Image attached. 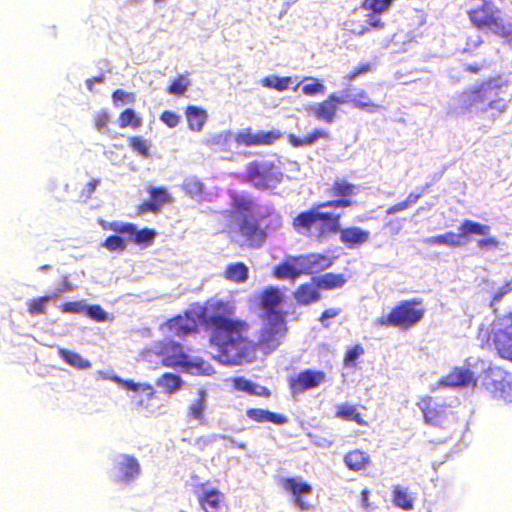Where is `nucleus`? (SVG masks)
<instances>
[{"label":"nucleus","mask_w":512,"mask_h":512,"mask_svg":"<svg viewBox=\"0 0 512 512\" xmlns=\"http://www.w3.org/2000/svg\"><path fill=\"white\" fill-rule=\"evenodd\" d=\"M223 277L232 283H244L249 278V268L243 262L230 263L226 266Z\"/></svg>","instance_id":"obj_29"},{"label":"nucleus","mask_w":512,"mask_h":512,"mask_svg":"<svg viewBox=\"0 0 512 512\" xmlns=\"http://www.w3.org/2000/svg\"><path fill=\"white\" fill-rule=\"evenodd\" d=\"M415 301H402L388 314L377 319L381 326H393L407 329L416 323Z\"/></svg>","instance_id":"obj_8"},{"label":"nucleus","mask_w":512,"mask_h":512,"mask_svg":"<svg viewBox=\"0 0 512 512\" xmlns=\"http://www.w3.org/2000/svg\"><path fill=\"white\" fill-rule=\"evenodd\" d=\"M211 313L206 309L199 313L185 312L166 321L168 330L179 337L198 331L201 321L209 332V343L218 352L219 359L230 365L248 363L254 354V344L248 336L249 324L242 319L229 317L232 308L223 301L210 304Z\"/></svg>","instance_id":"obj_1"},{"label":"nucleus","mask_w":512,"mask_h":512,"mask_svg":"<svg viewBox=\"0 0 512 512\" xmlns=\"http://www.w3.org/2000/svg\"><path fill=\"white\" fill-rule=\"evenodd\" d=\"M135 100L136 95L133 92L117 89L112 93V101L115 106L132 104Z\"/></svg>","instance_id":"obj_48"},{"label":"nucleus","mask_w":512,"mask_h":512,"mask_svg":"<svg viewBox=\"0 0 512 512\" xmlns=\"http://www.w3.org/2000/svg\"><path fill=\"white\" fill-rule=\"evenodd\" d=\"M161 120L170 128H173L178 125L180 117L169 110L162 112Z\"/></svg>","instance_id":"obj_61"},{"label":"nucleus","mask_w":512,"mask_h":512,"mask_svg":"<svg viewBox=\"0 0 512 512\" xmlns=\"http://www.w3.org/2000/svg\"><path fill=\"white\" fill-rule=\"evenodd\" d=\"M344 462L350 470L359 471L367 467L370 463V457L364 451L354 449L345 455Z\"/></svg>","instance_id":"obj_30"},{"label":"nucleus","mask_w":512,"mask_h":512,"mask_svg":"<svg viewBox=\"0 0 512 512\" xmlns=\"http://www.w3.org/2000/svg\"><path fill=\"white\" fill-rule=\"evenodd\" d=\"M99 179L90 180L82 189L80 197L84 199V201L90 199L95 192L97 186L99 185Z\"/></svg>","instance_id":"obj_60"},{"label":"nucleus","mask_w":512,"mask_h":512,"mask_svg":"<svg viewBox=\"0 0 512 512\" xmlns=\"http://www.w3.org/2000/svg\"><path fill=\"white\" fill-rule=\"evenodd\" d=\"M335 416L346 421H354L361 426L368 425V422L363 419L357 409L348 404H341L337 406Z\"/></svg>","instance_id":"obj_36"},{"label":"nucleus","mask_w":512,"mask_h":512,"mask_svg":"<svg viewBox=\"0 0 512 512\" xmlns=\"http://www.w3.org/2000/svg\"><path fill=\"white\" fill-rule=\"evenodd\" d=\"M393 503L404 510H411L413 508V500L408 492L401 486L397 485L393 488Z\"/></svg>","instance_id":"obj_41"},{"label":"nucleus","mask_w":512,"mask_h":512,"mask_svg":"<svg viewBox=\"0 0 512 512\" xmlns=\"http://www.w3.org/2000/svg\"><path fill=\"white\" fill-rule=\"evenodd\" d=\"M85 311L95 321L104 322L107 319V313L100 305L85 306Z\"/></svg>","instance_id":"obj_54"},{"label":"nucleus","mask_w":512,"mask_h":512,"mask_svg":"<svg viewBox=\"0 0 512 512\" xmlns=\"http://www.w3.org/2000/svg\"><path fill=\"white\" fill-rule=\"evenodd\" d=\"M291 81V77L270 76L262 79V84L277 91H284L289 87Z\"/></svg>","instance_id":"obj_46"},{"label":"nucleus","mask_w":512,"mask_h":512,"mask_svg":"<svg viewBox=\"0 0 512 512\" xmlns=\"http://www.w3.org/2000/svg\"><path fill=\"white\" fill-rule=\"evenodd\" d=\"M58 352L60 357L72 367L77 369H88L91 367V363L76 352L64 348L59 349Z\"/></svg>","instance_id":"obj_38"},{"label":"nucleus","mask_w":512,"mask_h":512,"mask_svg":"<svg viewBox=\"0 0 512 512\" xmlns=\"http://www.w3.org/2000/svg\"><path fill=\"white\" fill-rule=\"evenodd\" d=\"M150 200L142 202L138 206V213H156L167 202L170 201L169 194L165 188L152 187L148 190Z\"/></svg>","instance_id":"obj_23"},{"label":"nucleus","mask_w":512,"mask_h":512,"mask_svg":"<svg viewBox=\"0 0 512 512\" xmlns=\"http://www.w3.org/2000/svg\"><path fill=\"white\" fill-rule=\"evenodd\" d=\"M115 380L117 383H119L121 385V387H123L126 390H131V391H135V392H138V391L144 392L146 394V397L148 400H153L156 398V391L151 384L136 383L133 380L121 379L118 377H116Z\"/></svg>","instance_id":"obj_35"},{"label":"nucleus","mask_w":512,"mask_h":512,"mask_svg":"<svg viewBox=\"0 0 512 512\" xmlns=\"http://www.w3.org/2000/svg\"><path fill=\"white\" fill-rule=\"evenodd\" d=\"M231 207L233 213L250 215L254 208V202L251 198L240 195L236 192L230 193Z\"/></svg>","instance_id":"obj_34"},{"label":"nucleus","mask_w":512,"mask_h":512,"mask_svg":"<svg viewBox=\"0 0 512 512\" xmlns=\"http://www.w3.org/2000/svg\"><path fill=\"white\" fill-rule=\"evenodd\" d=\"M350 100V91L344 90L340 95L330 94L325 100L311 106L309 113L316 119L326 123H332L337 113V107L341 104H347Z\"/></svg>","instance_id":"obj_9"},{"label":"nucleus","mask_w":512,"mask_h":512,"mask_svg":"<svg viewBox=\"0 0 512 512\" xmlns=\"http://www.w3.org/2000/svg\"><path fill=\"white\" fill-rule=\"evenodd\" d=\"M315 285L321 289L332 290L342 287L347 279L343 274L326 273L319 277H314Z\"/></svg>","instance_id":"obj_31"},{"label":"nucleus","mask_w":512,"mask_h":512,"mask_svg":"<svg viewBox=\"0 0 512 512\" xmlns=\"http://www.w3.org/2000/svg\"><path fill=\"white\" fill-rule=\"evenodd\" d=\"M285 330L283 316H276V319H268V322L260 330L258 342L255 343L252 341L254 344V354L252 358H254L256 346L267 350H274L279 345L278 336L284 334ZM252 360L253 359L250 361Z\"/></svg>","instance_id":"obj_11"},{"label":"nucleus","mask_w":512,"mask_h":512,"mask_svg":"<svg viewBox=\"0 0 512 512\" xmlns=\"http://www.w3.org/2000/svg\"><path fill=\"white\" fill-rule=\"evenodd\" d=\"M459 230L462 238L472 234L486 236L490 232V227L472 220H465L460 225Z\"/></svg>","instance_id":"obj_39"},{"label":"nucleus","mask_w":512,"mask_h":512,"mask_svg":"<svg viewBox=\"0 0 512 512\" xmlns=\"http://www.w3.org/2000/svg\"><path fill=\"white\" fill-rule=\"evenodd\" d=\"M304 266L308 269V274L319 273L328 269L333 264V259L322 254L302 255Z\"/></svg>","instance_id":"obj_28"},{"label":"nucleus","mask_w":512,"mask_h":512,"mask_svg":"<svg viewBox=\"0 0 512 512\" xmlns=\"http://www.w3.org/2000/svg\"><path fill=\"white\" fill-rule=\"evenodd\" d=\"M475 383L476 380L474 378V374L470 369L456 367L447 376L438 381L437 387H468L470 385H475Z\"/></svg>","instance_id":"obj_19"},{"label":"nucleus","mask_w":512,"mask_h":512,"mask_svg":"<svg viewBox=\"0 0 512 512\" xmlns=\"http://www.w3.org/2000/svg\"><path fill=\"white\" fill-rule=\"evenodd\" d=\"M483 385L496 399L512 402V374L499 367H490L485 371Z\"/></svg>","instance_id":"obj_7"},{"label":"nucleus","mask_w":512,"mask_h":512,"mask_svg":"<svg viewBox=\"0 0 512 512\" xmlns=\"http://www.w3.org/2000/svg\"><path fill=\"white\" fill-rule=\"evenodd\" d=\"M483 40L480 35L469 37L466 43L465 51H473L482 44Z\"/></svg>","instance_id":"obj_63"},{"label":"nucleus","mask_w":512,"mask_h":512,"mask_svg":"<svg viewBox=\"0 0 512 512\" xmlns=\"http://www.w3.org/2000/svg\"><path fill=\"white\" fill-rule=\"evenodd\" d=\"M302 255L288 257L274 267L273 274L277 279H296L300 275H307L308 269L304 266Z\"/></svg>","instance_id":"obj_18"},{"label":"nucleus","mask_w":512,"mask_h":512,"mask_svg":"<svg viewBox=\"0 0 512 512\" xmlns=\"http://www.w3.org/2000/svg\"><path fill=\"white\" fill-rule=\"evenodd\" d=\"M102 227L105 230H110L118 234L127 235L129 238L131 234L135 232V225L127 222L113 221L109 223H103Z\"/></svg>","instance_id":"obj_44"},{"label":"nucleus","mask_w":512,"mask_h":512,"mask_svg":"<svg viewBox=\"0 0 512 512\" xmlns=\"http://www.w3.org/2000/svg\"><path fill=\"white\" fill-rule=\"evenodd\" d=\"M370 69H371V64L370 63H368V62L361 63L357 67H355L353 70H351L349 73H347V75L345 76V79L347 81H353L354 79H356L360 75L369 72Z\"/></svg>","instance_id":"obj_59"},{"label":"nucleus","mask_w":512,"mask_h":512,"mask_svg":"<svg viewBox=\"0 0 512 512\" xmlns=\"http://www.w3.org/2000/svg\"><path fill=\"white\" fill-rule=\"evenodd\" d=\"M63 313H81L85 311V305L78 301L63 303L59 306Z\"/></svg>","instance_id":"obj_58"},{"label":"nucleus","mask_w":512,"mask_h":512,"mask_svg":"<svg viewBox=\"0 0 512 512\" xmlns=\"http://www.w3.org/2000/svg\"><path fill=\"white\" fill-rule=\"evenodd\" d=\"M110 116L106 111H99L95 114L94 123L96 127L101 128L108 125Z\"/></svg>","instance_id":"obj_62"},{"label":"nucleus","mask_w":512,"mask_h":512,"mask_svg":"<svg viewBox=\"0 0 512 512\" xmlns=\"http://www.w3.org/2000/svg\"><path fill=\"white\" fill-rule=\"evenodd\" d=\"M318 289L313 280L311 283L301 284L294 291V298L298 304L309 305L321 298Z\"/></svg>","instance_id":"obj_27"},{"label":"nucleus","mask_w":512,"mask_h":512,"mask_svg":"<svg viewBox=\"0 0 512 512\" xmlns=\"http://www.w3.org/2000/svg\"><path fill=\"white\" fill-rule=\"evenodd\" d=\"M246 182L259 190L273 189L282 179L281 172L271 162L252 161L244 175Z\"/></svg>","instance_id":"obj_5"},{"label":"nucleus","mask_w":512,"mask_h":512,"mask_svg":"<svg viewBox=\"0 0 512 512\" xmlns=\"http://www.w3.org/2000/svg\"><path fill=\"white\" fill-rule=\"evenodd\" d=\"M358 191V186L350 183L345 178L336 179L329 187L328 194L334 197L331 200L324 201L312 206L306 211H316L320 213H328L323 209L326 207L331 208H347L354 204L353 197Z\"/></svg>","instance_id":"obj_4"},{"label":"nucleus","mask_w":512,"mask_h":512,"mask_svg":"<svg viewBox=\"0 0 512 512\" xmlns=\"http://www.w3.org/2000/svg\"><path fill=\"white\" fill-rule=\"evenodd\" d=\"M189 128H202L207 119V113L204 109L190 105L185 111Z\"/></svg>","instance_id":"obj_37"},{"label":"nucleus","mask_w":512,"mask_h":512,"mask_svg":"<svg viewBox=\"0 0 512 512\" xmlns=\"http://www.w3.org/2000/svg\"><path fill=\"white\" fill-rule=\"evenodd\" d=\"M348 103H351L356 108L366 110L368 112H378L384 109L383 105L374 103L364 90H360L356 96H352L350 94V100Z\"/></svg>","instance_id":"obj_33"},{"label":"nucleus","mask_w":512,"mask_h":512,"mask_svg":"<svg viewBox=\"0 0 512 512\" xmlns=\"http://www.w3.org/2000/svg\"><path fill=\"white\" fill-rule=\"evenodd\" d=\"M423 412L424 421L434 427H440L446 422L447 410L438 405L432 398L423 399L418 403Z\"/></svg>","instance_id":"obj_20"},{"label":"nucleus","mask_w":512,"mask_h":512,"mask_svg":"<svg viewBox=\"0 0 512 512\" xmlns=\"http://www.w3.org/2000/svg\"><path fill=\"white\" fill-rule=\"evenodd\" d=\"M281 136L278 130H270L251 134L250 132L238 133L235 140L239 145L244 146H261L270 145Z\"/></svg>","instance_id":"obj_22"},{"label":"nucleus","mask_w":512,"mask_h":512,"mask_svg":"<svg viewBox=\"0 0 512 512\" xmlns=\"http://www.w3.org/2000/svg\"><path fill=\"white\" fill-rule=\"evenodd\" d=\"M206 408L207 394L204 390H199L197 397L187 407L188 419L197 421L200 424L204 423Z\"/></svg>","instance_id":"obj_26"},{"label":"nucleus","mask_w":512,"mask_h":512,"mask_svg":"<svg viewBox=\"0 0 512 512\" xmlns=\"http://www.w3.org/2000/svg\"><path fill=\"white\" fill-rule=\"evenodd\" d=\"M103 246L110 252H123L126 249V243L123 238L117 235L107 237Z\"/></svg>","instance_id":"obj_51"},{"label":"nucleus","mask_w":512,"mask_h":512,"mask_svg":"<svg viewBox=\"0 0 512 512\" xmlns=\"http://www.w3.org/2000/svg\"><path fill=\"white\" fill-rule=\"evenodd\" d=\"M281 486L292 495L294 504L300 510L305 511L312 507L306 500V497L312 493V487L309 483L294 477H287L282 479Z\"/></svg>","instance_id":"obj_13"},{"label":"nucleus","mask_w":512,"mask_h":512,"mask_svg":"<svg viewBox=\"0 0 512 512\" xmlns=\"http://www.w3.org/2000/svg\"><path fill=\"white\" fill-rule=\"evenodd\" d=\"M508 82L502 77L491 78L478 86L463 92L458 97V104L464 110L475 113H489L496 117L504 113L508 100L504 97Z\"/></svg>","instance_id":"obj_3"},{"label":"nucleus","mask_w":512,"mask_h":512,"mask_svg":"<svg viewBox=\"0 0 512 512\" xmlns=\"http://www.w3.org/2000/svg\"><path fill=\"white\" fill-rule=\"evenodd\" d=\"M155 231L149 228H144L141 230H137L135 228V232L131 234L130 239L133 240L134 243L139 245H148L150 244L154 238H155Z\"/></svg>","instance_id":"obj_47"},{"label":"nucleus","mask_w":512,"mask_h":512,"mask_svg":"<svg viewBox=\"0 0 512 512\" xmlns=\"http://www.w3.org/2000/svg\"><path fill=\"white\" fill-rule=\"evenodd\" d=\"M142 121L139 116L135 113L133 109L124 110L119 116V125L124 128L127 126H131L132 128H138L141 126Z\"/></svg>","instance_id":"obj_45"},{"label":"nucleus","mask_w":512,"mask_h":512,"mask_svg":"<svg viewBox=\"0 0 512 512\" xmlns=\"http://www.w3.org/2000/svg\"><path fill=\"white\" fill-rule=\"evenodd\" d=\"M512 291V279L505 281V283L497 288V290L494 292L492 300L490 302V307L493 309L494 312L497 311L496 305L501 299L508 293Z\"/></svg>","instance_id":"obj_52"},{"label":"nucleus","mask_w":512,"mask_h":512,"mask_svg":"<svg viewBox=\"0 0 512 512\" xmlns=\"http://www.w3.org/2000/svg\"><path fill=\"white\" fill-rule=\"evenodd\" d=\"M494 34L504 38L507 42H512V21L504 22L501 18Z\"/></svg>","instance_id":"obj_55"},{"label":"nucleus","mask_w":512,"mask_h":512,"mask_svg":"<svg viewBox=\"0 0 512 512\" xmlns=\"http://www.w3.org/2000/svg\"><path fill=\"white\" fill-rule=\"evenodd\" d=\"M461 239H462V235L454 233V232H448L443 235L431 237V238L427 239V241L429 243L439 244V245L460 246L462 244Z\"/></svg>","instance_id":"obj_43"},{"label":"nucleus","mask_w":512,"mask_h":512,"mask_svg":"<svg viewBox=\"0 0 512 512\" xmlns=\"http://www.w3.org/2000/svg\"><path fill=\"white\" fill-rule=\"evenodd\" d=\"M114 482L129 484L141 474L139 461L132 455L122 454L114 466Z\"/></svg>","instance_id":"obj_14"},{"label":"nucleus","mask_w":512,"mask_h":512,"mask_svg":"<svg viewBox=\"0 0 512 512\" xmlns=\"http://www.w3.org/2000/svg\"><path fill=\"white\" fill-rule=\"evenodd\" d=\"M469 18L477 28L494 33L501 20V13L492 3L484 2L480 8L469 11Z\"/></svg>","instance_id":"obj_12"},{"label":"nucleus","mask_w":512,"mask_h":512,"mask_svg":"<svg viewBox=\"0 0 512 512\" xmlns=\"http://www.w3.org/2000/svg\"><path fill=\"white\" fill-rule=\"evenodd\" d=\"M283 299L282 292L275 286L264 288L258 295L259 306L266 312L268 319H276V316H282L277 308L281 305Z\"/></svg>","instance_id":"obj_16"},{"label":"nucleus","mask_w":512,"mask_h":512,"mask_svg":"<svg viewBox=\"0 0 512 512\" xmlns=\"http://www.w3.org/2000/svg\"><path fill=\"white\" fill-rule=\"evenodd\" d=\"M325 134L319 130H315L314 132L307 133L305 135H295L293 133L288 134L287 138L289 143L294 147H302L312 144L315 140L320 137H323Z\"/></svg>","instance_id":"obj_40"},{"label":"nucleus","mask_w":512,"mask_h":512,"mask_svg":"<svg viewBox=\"0 0 512 512\" xmlns=\"http://www.w3.org/2000/svg\"><path fill=\"white\" fill-rule=\"evenodd\" d=\"M294 230L318 241L326 240L330 235L339 233L340 241L349 249H356L367 243L370 232L358 226L341 227V215L302 211L293 218Z\"/></svg>","instance_id":"obj_2"},{"label":"nucleus","mask_w":512,"mask_h":512,"mask_svg":"<svg viewBox=\"0 0 512 512\" xmlns=\"http://www.w3.org/2000/svg\"><path fill=\"white\" fill-rule=\"evenodd\" d=\"M183 381L177 374L166 372L162 374L157 380L156 385L163 388L164 392L168 395L175 393L182 387Z\"/></svg>","instance_id":"obj_32"},{"label":"nucleus","mask_w":512,"mask_h":512,"mask_svg":"<svg viewBox=\"0 0 512 512\" xmlns=\"http://www.w3.org/2000/svg\"><path fill=\"white\" fill-rule=\"evenodd\" d=\"M364 354V348L361 344H355L354 346L347 349L344 355V364L347 367L355 365L356 361L360 356Z\"/></svg>","instance_id":"obj_50"},{"label":"nucleus","mask_w":512,"mask_h":512,"mask_svg":"<svg viewBox=\"0 0 512 512\" xmlns=\"http://www.w3.org/2000/svg\"><path fill=\"white\" fill-rule=\"evenodd\" d=\"M338 314H339V309H335V308L326 309L322 312V314L320 316V321L323 323V325L325 327H328V324L324 323L325 320L330 319V318H335Z\"/></svg>","instance_id":"obj_64"},{"label":"nucleus","mask_w":512,"mask_h":512,"mask_svg":"<svg viewBox=\"0 0 512 512\" xmlns=\"http://www.w3.org/2000/svg\"><path fill=\"white\" fill-rule=\"evenodd\" d=\"M311 83L303 84L302 92L307 96H315L325 92V86L318 79H310Z\"/></svg>","instance_id":"obj_53"},{"label":"nucleus","mask_w":512,"mask_h":512,"mask_svg":"<svg viewBox=\"0 0 512 512\" xmlns=\"http://www.w3.org/2000/svg\"><path fill=\"white\" fill-rule=\"evenodd\" d=\"M236 234L239 237V246L246 248H260L267 238L260 218L252 215H243L237 220Z\"/></svg>","instance_id":"obj_6"},{"label":"nucleus","mask_w":512,"mask_h":512,"mask_svg":"<svg viewBox=\"0 0 512 512\" xmlns=\"http://www.w3.org/2000/svg\"><path fill=\"white\" fill-rule=\"evenodd\" d=\"M246 415L250 420L257 423L271 422L283 425L288 422V418L285 415L261 408H249L246 411Z\"/></svg>","instance_id":"obj_25"},{"label":"nucleus","mask_w":512,"mask_h":512,"mask_svg":"<svg viewBox=\"0 0 512 512\" xmlns=\"http://www.w3.org/2000/svg\"><path fill=\"white\" fill-rule=\"evenodd\" d=\"M325 380L321 370L306 369L289 379V387L293 393H301L319 386Z\"/></svg>","instance_id":"obj_15"},{"label":"nucleus","mask_w":512,"mask_h":512,"mask_svg":"<svg viewBox=\"0 0 512 512\" xmlns=\"http://www.w3.org/2000/svg\"><path fill=\"white\" fill-rule=\"evenodd\" d=\"M128 141L134 151H136L137 153H139L142 156L148 155V146L144 139L136 136V137H130Z\"/></svg>","instance_id":"obj_57"},{"label":"nucleus","mask_w":512,"mask_h":512,"mask_svg":"<svg viewBox=\"0 0 512 512\" xmlns=\"http://www.w3.org/2000/svg\"><path fill=\"white\" fill-rule=\"evenodd\" d=\"M47 303H48V298H44L43 296L32 299L28 303L27 311L31 316L45 314Z\"/></svg>","instance_id":"obj_49"},{"label":"nucleus","mask_w":512,"mask_h":512,"mask_svg":"<svg viewBox=\"0 0 512 512\" xmlns=\"http://www.w3.org/2000/svg\"><path fill=\"white\" fill-rule=\"evenodd\" d=\"M163 364L167 367L182 365L187 360L182 346L179 343L168 342L162 346Z\"/></svg>","instance_id":"obj_24"},{"label":"nucleus","mask_w":512,"mask_h":512,"mask_svg":"<svg viewBox=\"0 0 512 512\" xmlns=\"http://www.w3.org/2000/svg\"><path fill=\"white\" fill-rule=\"evenodd\" d=\"M395 0H363L361 8L369 12V27L381 29L384 23L375 16L388 12Z\"/></svg>","instance_id":"obj_21"},{"label":"nucleus","mask_w":512,"mask_h":512,"mask_svg":"<svg viewBox=\"0 0 512 512\" xmlns=\"http://www.w3.org/2000/svg\"><path fill=\"white\" fill-rule=\"evenodd\" d=\"M233 386L236 390L245 392L249 395H252L254 391V383L244 377L234 378Z\"/></svg>","instance_id":"obj_56"},{"label":"nucleus","mask_w":512,"mask_h":512,"mask_svg":"<svg viewBox=\"0 0 512 512\" xmlns=\"http://www.w3.org/2000/svg\"><path fill=\"white\" fill-rule=\"evenodd\" d=\"M196 487L202 490L197 494V499L204 512H223L225 496L222 492L216 488L204 490L205 483H200Z\"/></svg>","instance_id":"obj_17"},{"label":"nucleus","mask_w":512,"mask_h":512,"mask_svg":"<svg viewBox=\"0 0 512 512\" xmlns=\"http://www.w3.org/2000/svg\"><path fill=\"white\" fill-rule=\"evenodd\" d=\"M190 80L186 75H178L174 78L170 85L166 88V92L176 96H182L187 91Z\"/></svg>","instance_id":"obj_42"},{"label":"nucleus","mask_w":512,"mask_h":512,"mask_svg":"<svg viewBox=\"0 0 512 512\" xmlns=\"http://www.w3.org/2000/svg\"><path fill=\"white\" fill-rule=\"evenodd\" d=\"M494 345L501 358L512 361V314L495 324Z\"/></svg>","instance_id":"obj_10"}]
</instances>
